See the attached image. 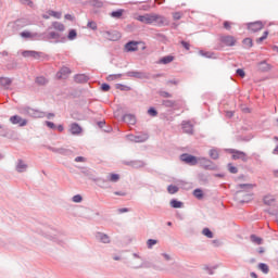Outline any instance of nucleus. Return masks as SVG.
Segmentation results:
<instances>
[{
  "mask_svg": "<svg viewBox=\"0 0 278 278\" xmlns=\"http://www.w3.org/2000/svg\"><path fill=\"white\" fill-rule=\"evenodd\" d=\"M46 38L47 40H50V42H62V40L60 39V33L50 31L48 33Z\"/></svg>",
  "mask_w": 278,
  "mask_h": 278,
  "instance_id": "14",
  "label": "nucleus"
},
{
  "mask_svg": "<svg viewBox=\"0 0 278 278\" xmlns=\"http://www.w3.org/2000/svg\"><path fill=\"white\" fill-rule=\"evenodd\" d=\"M90 78L86 74H78L74 76L76 84H87Z\"/></svg>",
  "mask_w": 278,
  "mask_h": 278,
  "instance_id": "16",
  "label": "nucleus"
},
{
  "mask_svg": "<svg viewBox=\"0 0 278 278\" xmlns=\"http://www.w3.org/2000/svg\"><path fill=\"white\" fill-rule=\"evenodd\" d=\"M96 239L99 242H102L103 244H110V236L103 233V232H97L96 233Z\"/></svg>",
  "mask_w": 278,
  "mask_h": 278,
  "instance_id": "15",
  "label": "nucleus"
},
{
  "mask_svg": "<svg viewBox=\"0 0 278 278\" xmlns=\"http://www.w3.org/2000/svg\"><path fill=\"white\" fill-rule=\"evenodd\" d=\"M101 90H102L103 92H109V90H110V85H108V84H102V85H101Z\"/></svg>",
  "mask_w": 278,
  "mask_h": 278,
  "instance_id": "58",
  "label": "nucleus"
},
{
  "mask_svg": "<svg viewBox=\"0 0 278 278\" xmlns=\"http://www.w3.org/2000/svg\"><path fill=\"white\" fill-rule=\"evenodd\" d=\"M248 29L250 31H261V29H264V24L262 22H253L248 25Z\"/></svg>",
  "mask_w": 278,
  "mask_h": 278,
  "instance_id": "13",
  "label": "nucleus"
},
{
  "mask_svg": "<svg viewBox=\"0 0 278 278\" xmlns=\"http://www.w3.org/2000/svg\"><path fill=\"white\" fill-rule=\"evenodd\" d=\"M198 164L202 166V168H205L206 170L214 169V166H212V161H210L207 157H198Z\"/></svg>",
  "mask_w": 278,
  "mask_h": 278,
  "instance_id": "8",
  "label": "nucleus"
},
{
  "mask_svg": "<svg viewBox=\"0 0 278 278\" xmlns=\"http://www.w3.org/2000/svg\"><path fill=\"white\" fill-rule=\"evenodd\" d=\"M12 85V79L8 77H0V86H3V88H8V86Z\"/></svg>",
  "mask_w": 278,
  "mask_h": 278,
  "instance_id": "23",
  "label": "nucleus"
},
{
  "mask_svg": "<svg viewBox=\"0 0 278 278\" xmlns=\"http://www.w3.org/2000/svg\"><path fill=\"white\" fill-rule=\"evenodd\" d=\"M74 203H81V201H84V198H81V195L76 194L72 198Z\"/></svg>",
  "mask_w": 278,
  "mask_h": 278,
  "instance_id": "50",
  "label": "nucleus"
},
{
  "mask_svg": "<svg viewBox=\"0 0 278 278\" xmlns=\"http://www.w3.org/2000/svg\"><path fill=\"white\" fill-rule=\"evenodd\" d=\"M132 166H134V168H140V167L144 166V163H142L140 161L132 162Z\"/></svg>",
  "mask_w": 278,
  "mask_h": 278,
  "instance_id": "57",
  "label": "nucleus"
},
{
  "mask_svg": "<svg viewBox=\"0 0 278 278\" xmlns=\"http://www.w3.org/2000/svg\"><path fill=\"white\" fill-rule=\"evenodd\" d=\"M123 121L127 123V125H136V117L132 114L124 115Z\"/></svg>",
  "mask_w": 278,
  "mask_h": 278,
  "instance_id": "20",
  "label": "nucleus"
},
{
  "mask_svg": "<svg viewBox=\"0 0 278 278\" xmlns=\"http://www.w3.org/2000/svg\"><path fill=\"white\" fill-rule=\"evenodd\" d=\"M224 29H227L229 31V29H231V22H224Z\"/></svg>",
  "mask_w": 278,
  "mask_h": 278,
  "instance_id": "60",
  "label": "nucleus"
},
{
  "mask_svg": "<svg viewBox=\"0 0 278 278\" xmlns=\"http://www.w3.org/2000/svg\"><path fill=\"white\" fill-rule=\"evenodd\" d=\"M22 38H34V35L27 30L21 33Z\"/></svg>",
  "mask_w": 278,
  "mask_h": 278,
  "instance_id": "48",
  "label": "nucleus"
},
{
  "mask_svg": "<svg viewBox=\"0 0 278 278\" xmlns=\"http://www.w3.org/2000/svg\"><path fill=\"white\" fill-rule=\"evenodd\" d=\"M92 5L94 8H102L103 7V2L101 0H91Z\"/></svg>",
  "mask_w": 278,
  "mask_h": 278,
  "instance_id": "51",
  "label": "nucleus"
},
{
  "mask_svg": "<svg viewBox=\"0 0 278 278\" xmlns=\"http://www.w3.org/2000/svg\"><path fill=\"white\" fill-rule=\"evenodd\" d=\"M208 155L212 160H218L219 157L218 150L211 149Z\"/></svg>",
  "mask_w": 278,
  "mask_h": 278,
  "instance_id": "33",
  "label": "nucleus"
},
{
  "mask_svg": "<svg viewBox=\"0 0 278 278\" xmlns=\"http://www.w3.org/2000/svg\"><path fill=\"white\" fill-rule=\"evenodd\" d=\"M237 75H239V77H244V70H242V68H238L237 70Z\"/></svg>",
  "mask_w": 278,
  "mask_h": 278,
  "instance_id": "62",
  "label": "nucleus"
},
{
  "mask_svg": "<svg viewBox=\"0 0 278 278\" xmlns=\"http://www.w3.org/2000/svg\"><path fill=\"white\" fill-rule=\"evenodd\" d=\"M228 170L229 173H231L232 175H236L238 173V167L233 166V164L229 163L228 164Z\"/></svg>",
  "mask_w": 278,
  "mask_h": 278,
  "instance_id": "46",
  "label": "nucleus"
},
{
  "mask_svg": "<svg viewBox=\"0 0 278 278\" xmlns=\"http://www.w3.org/2000/svg\"><path fill=\"white\" fill-rule=\"evenodd\" d=\"M181 127L185 134H192L194 131V127L190 122H182Z\"/></svg>",
  "mask_w": 278,
  "mask_h": 278,
  "instance_id": "18",
  "label": "nucleus"
},
{
  "mask_svg": "<svg viewBox=\"0 0 278 278\" xmlns=\"http://www.w3.org/2000/svg\"><path fill=\"white\" fill-rule=\"evenodd\" d=\"M116 89L122 90L124 92H129V90H131V87L123 85V84H117Z\"/></svg>",
  "mask_w": 278,
  "mask_h": 278,
  "instance_id": "35",
  "label": "nucleus"
},
{
  "mask_svg": "<svg viewBox=\"0 0 278 278\" xmlns=\"http://www.w3.org/2000/svg\"><path fill=\"white\" fill-rule=\"evenodd\" d=\"M250 240H251V242H253V244H257V245L263 244V242H264V239H262L255 235H251Z\"/></svg>",
  "mask_w": 278,
  "mask_h": 278,
  "instance_id": "25",
  "label": "nucleus"
},
{
  "mask_svg": "<svg viewBox=\"0 0 278 278\" xmlns=\"http://www.w3.org/2000/svg\"><path fill=\"white\" fill-rule=\"evenodd\" d=\"M170 206L174 207L175 210L179 208V207H184V203L180 201H177L175 199L170 200L169 202Z\"/></svg>",
  "mask_w": 278,
  "mask_h": 278,
  "instance_id": "27",
  "label": "nucleus"
},
{
  "mask_svg": "<svg viewBox=\"0 0 278 278\" xmlns=\"http://www.w3.org/2000/svg\"><path fill=\"white\" fill-rule=\"evenodd\" d=\"M49 16H53L54 18H62V12L50 10L48 11Z\"/></svg>",
  "mask_w": 278,
  "mask_h": 278,
  "instance_id": "37",
  "label": "nucleus"
},
{
  "mask_svg": "<svg viewBox=\"0 0 278 278\" xmlns=\"http://www.w3.org/2000/svg\"><path fill=\"white\" fill-rule=\"evenodd\" d=\"M263 201L265 205H275V198L273 195H266Z\"/></svg>",
  "mask_w": 278,
  "mask_h": 278,
  "instance_id": "28",
  "label": "nucleus"
},
{
  "mask_svg": "<svg viewBox=\"0 0 278 278\" xmlns=\"http://www.w3.org/2000/svg\"><path fill=\"white\" fill-rule=\"evenodd\" d=\"M242 43L245 47V49H251V47H253V39L245 38L243 39Z\"/></svg>",
  "mask_w": 278,
  "mask_h": 278,
  "instance_id": "34",
  "label": "nucleus"
},
{
  "mask_svg": "<svg viewBox=\"0 0 278 278\" xmlns=\"http://www.w3.org/2000/svg\"><path fill=\"white\" fill-rule=\"evenodd\" d=\"M72 71L70 67L63 66L58 73H56V79H66L71 75Z\"/></svg>",
  "mask_w": 278,
  "mask_h": 278,
  "instance_id": "11",
  "label": "nucleus"
},
{
  "mask_svg": "<svg viewBox=\"0 0 278 278\" xmlns=\"http://www.w3.org/2000/svg\"><path fill=\"white\" fill-rule=\"evenodd\" d=\"M135 18L140 23H144V25H156L157 27H162V25H168V21L166 20V17L155 13L138 15Z\"/></svg>",
  "mask_w": 278,
  "mask_h": 278,
  "instance_id": "1",
  "label": "nucleus"
},
{
  "mask_svg": "<svg viewBox=\"0 0 278 278\" xmlns=\"http://www.w3.org/2000/svg\"><path fill=\"white\" fill-rule=\"evenodd\" d=\"M173 60H175V58L167 55V56H163L160 61L159 64H170V62H173Z\"/></svg>",
  "mask_w": 278,
  "mask_h": 278,
  "instance_id": "26",
  "label": "nucleus"
},
{
  "mask_svg": "<svg viewBox=\"0 0 278 278\" xmlns=\"http://www.w3.org/2000/svg\"><path fill=\"white\" fill-rule=\"evenodd\" d=\"M77 38V30L71 29L67 35V39L75 40Z\"/></svg>",
  "mask_w": 278,
  "mask_h": 278,
  "instance_id": "39",
  "label": "nucleus"
},
{
  "mask_svg": "<svg viewBox=\"0 0 278 278\" xmlns=\"http://www.w3.org/2000/svg\"><path fill=\"white\" fill-rule=\"evenodd\" d=\"M53 153H59L60 155H71V150L66 148H53Z\"/></svg>",
  "mask_w": 278,
  "mask_h": 278,
  "instance_id": "21",
  "label": "nucleus"
},
{
  "mask_svg": "<svg viewBox=\"0 0 278 278\" xmlns=\"http://www.w3.org/2000/svg\"><path fill=\"white\" fill-rule=\"evenodd\" d=\"M167 192L169 194H177V192H179V187L175 186V185H169L167 187Z\"/></svg>",
  "mask_w": 278,
  "mask_h": 278,
  "instance_id": "29",
  "label": "nucleus"
},
{
  "mask_svg": "<svg viewBox=\"0 0 278 278\" xmlns=\"http://www.w3.org/2000/svg\"><path fill=\"white\" fill-rule=\"evenodd\" d=\"M219 42L224 45V47H236V37L231 35H222L219 36Z\"/></svg>",
  "mask_w": 278,
  "mask_h": 278,
  "instance_id": "4",
  "label": "nucleus"
},
{
  "mask_svg": "<svg viewBox=\"0 0 278 278\" xmlns=\"http://www.w3.org/2000/svg\"><path fill=\"white\" fill-rule=\"evenodd\" d=\"M203 236H205L206 238H214V232H212V230H210V228H204L202 230Z\"/></svg>",
  "mask_w": 278,
  "mask_h": 278,
  "instance_id": "41",
  "label": "nucleus"
},
{
  "mask_svg": "<svg viewBox=\"0 0 278 278\" xmlns=\"http://www.w3.org/2000/svg\"><path fill=\"white\" fill-rule=\"evenodd\" d=\"M148 114H149V116L155 117V116H157V111L154 108H150L148 110Z\"/></svg>",
  "mask_w": 278,
  "mask_h": 278,
  "instance_id": "52",
  "label": "nucleus"
},
{
  "mask_svg": "<svg viewBox=\"0 0 278 278\" xmlns=\"http://www.w3.org/2000/svg\"><path fill=\"white\" fill-rule=\"evenodd\" d=\"M155 244H157V240H155V239H149L147 241L148 249H153V247H155Z\"/></svg>",
  "mask_w": 278,
  "mask_h": 278,
  "instance_id": "44",
  "label": "nucleus"
},
{
  "mask_svg": "<svg viewBox=\"0 0 278 278\" xmlns=\"http://www.w3.org/2000/svg\"><path fill=\"white\" fill-rule=\"evenodd\" d=\"M87 27L89 29H92L93 31H97V22L94 21H89L88 24H87Z\"/></svg>",
  "mask_w": 278,
  "mask_h": 278,
  "instance_id": "45",
  "label": "nucleus"
},
{
  "mask_svg": "<svg viewBox=\"0 0 278 278\" xmlns=\"http://www.w3.org/2000/svg\"><path fill=\"white\" fill-rule=\"evenodd\" d=\"M267 38H268V30H265L263 33V36L256 39L257 45H262V42H264V40H266Z\"/></svg>",
  "mask_w": 278,
  "mask_h": 278,
  "instance_id": "38",
  "label": "nucleus"
},
{
  "mask_svg": "<svg viewBox=\"0 0 278 278\" xmlns=\"http://www.w3.org/2000/svg\"><path fill=\"white\" fill-rule=\"evenodd\" d=\"M126 75L127 77H135V79H149V74L144 72L131 71V72H127Z\"/></svg>",
  "mask_w": 278,
  "mask_h": 278,
  "instance_id": "10",
  "label": "nucleus"
},
{
  "mask_svg": "<svg viewBox=\"0 0 278 278\" xmlns=\"http://www.w3.org/2000/svg\"><path fill=\"white\" fill-rule=\"evenodd\" d=\"M36 84H38V86H47V84H49V79L45 76H38L36 78Z\"/></svg>",
  "mask_w": 278,
  "mask_h": 278,
  "instance_id": "24",
  "label": "nucleus"
},
{
  "mask_svg": "<svg viewBox=\"0 0 278 278\" xmlns=\"http://www.w3.org/2000/svg\"><path fill=\"white\" fill-rule=\"evenodd\" d=\"M65 20L66 21H75V17H73V15H71V14H65Z\"/></svg>",
  "mask_w": 278,
  "mask_h": 278,
  "instance_id": "63",
  "label": "nucleus"
},
{
  "mask_svg": "<svg viewBox=\"0 0 278 278\" xmlns=\"http://www.w3.org/2000/svg\"><path fill=\"white\" fill-rule=\"evenodd\" d=\"M47 127H49V129H56V126L53 122H46Z\"/></svg>",
  "mask_w": 278,
  "mask_h": 278,
  "instance_id": "59",
  "label": "nucleus"
},
{
  "mask_svg": "<svg viewBox=\"0 0 278 278\" xmlns=\"http://www.w3.org/2000/svg\"><path fill=\"white\" fill-rule=\"evenodd\" d=\"M230 153L232 154V160H241V162H248L249 157L247 153L240 150L231 149Z\"/></svg>",
  "mask_w": 278,
  "mask_h": 278,
  "instance_id": "7",
  "label": "nucleus"
},
{
  "mask_svg": "<svg viewBox=\"0 0 278 278\" xmlns=\"http://www.w3.org/2000/svg\"><path fill=\"white\" fill-rule=\"evenodd\" d=\"M123 12H125V10H123V9H119L117 11H113L111 13V16H112V18H121L123 16Z\"/></svg>",
  "mask_w": 278,
  "mask_h": 278,
  "instance_id": "30",
  "label": "nucleus"
},
{
  "mask_svg": "<svg viewBox=\"0 0 278 278\" xmlns=\"http://www.w3.org/2000/svg\"><path fill=\"white\" fill-rule=\"evenodd\" d=\"M118 179H121V176L118 174H110L108 176V180L112 181L113 184H116V181H118Z\"/></svg>",
  "mask_w": 278,
  "mask_h": 278,
  "instance_id": "31",
  "label": "nucleus"
},
{
  "mask_svg": "<svg viewBox=\"0 0 278 278\" xmlns=\"http://www.w3.org/2000/svg\"><path fill=\"white\" fill-rule=\"evenodd\" d=\"M10 123L12 125H20V127H25L27 125V119H24L18 115H13L10 117Z\"/></svg>",
  "mask_w": 278,
  "mask_h": 278,
  "instance_id": "9",
  "label": "nucleus"
},
{
  "mask_svg": "<svg viewBox=\"0 0 278 278\" xmlns=\"http://www.w3.org/2000/svg\"><path fill=\"white\" fill-rule=\"evenodd\" d=\"M125 51H138V41H129L125 45Z\"/></svg>",
  "mask_w": 278,
  "mask_h": 278,
  "instance_id": "19",
  "label": "nucleus"
},
{
  "mask_svg": "<svg viewBox=\"0 0 278 278\" xmlns=\"http://www.w3.org/2000/svg\"><path fill=\"white\" fill-rule=\"evenodd\" d=\"M75 162H86V159L84 156H77Z\"/></svg>",
  "mask_w": 278,
  "mask_h": 278,
  "instance_id": "64",
  "label": "nucleus"
},
{
  "mask_svg": "<svg viewBox=\"0 0 278 278\" xmlns=\"http://www.w3.org/2000/svg\"><path fill=\"white\" fill-rule=\"evenodd\" d=\"M160 96L164 97V99H170L173 97L168 91H160Z\"/></svg>",
  "mask_w": 278,
  "mask_h": 278,
  "instance_id": "53",
  "label": "nucleus"
},
{
  "mask_svg": "<svg viewBox=\"0 0 278 278\" xmlns=\"http://www.w3.org/2000/svg\"><path fill=\"white\" fill-rule=\"evenodd\" d=\"M83 131L84 129L81 128V126H79V124L72 123L70 125V134H72V136H79Z\"/></svg>",
  "mask_w": 278,
  "mask_h": 278,
  "instance_id": "12",
  "label": "nucleus"
},
{
  "mask_svg": "<svg viewBox=\"0 0 278 278\" xmlns=\"http://www.w3.org/2000/svg\"><path fill=\"white\" fill-rule=\"evenodd\" d=\"M123 77V74H112L108 76V81H115V79H121Z\"/></svg>",
  "mask_w": 278,
  "mask_h": 278,
  "instance_id": "42",
  "label": "nucleus"
},
{
  "mask_svg": "<svg viewBox=\"0 0 278 278\" xmlns=\"http://www.w3.org/2000/svg\"><path fill=\"white\" fill-rule=\"evenodd\" d=\"M193 197H195V199H199V200L203 199V190L201 189L193 190Z\"/></svg>",
  "mask_w": 278,
  "mask_h": 278,
  "instance_id": "40",
  "label": "nucleus"
},
{
  "mask_svg": "<svg viewBox=\"0 0 278 278\" xmlns=\"http://www.w3.org/2000/svg\"><path fill=\"white\" fill-rule=\"evenodd\" d=\"M163 104L166 106V108H173V105H175V102L170 101V100H165L163 102Z\"/></svg>",
  "mask_w": 278,
  "mask_h": 278,
  "instance_id": "56",
  "label": "nucleus"
},
{
  "mask_svg": "<svg viewBox=\"0 0 278 278\" xmlns=\"http://www.w3.org/2000/svg\"><path fill=\"white\" fill-rule=\"evenodd\" d=\"M23 58H33V60H40L45 58V53L34 51V50H25L22 52Z\"/></svg>",
  "mask_w": 278,
  "mask_h": 278,
  "instance_id": "6",
  "label": "nucleus"
},
{
  "mask_svg": "<svg viewBox=\"0 0 278 278\" xmlns=\"http://www.w3.org/2000/svg\"><path fill=\"white\" fill-rule=\"evenodd\" d=\"M200 55H202L203 58H212L214 55V53L212 52H205L203 50L199 51Z\"/></svg>",
  "mask_w": 278,
  "mask_h": 278,
  "instance_id": "49",
  "label": "nucleus"
},
{
  "mask_svg": "<svg viewBox=\"0 0 278 278\" xmlns=\"http://www.w3.org/2000/svg\"><path fill=\"white\" fill-rule=\"evenodd\" d=\"M239 188H241L242 190H253V188H255V185L241 184V185H239Z\"/></svg>",
  "mask_w": 278,
  "mask_h": 278,
  "instance_id": "43",
  "label": "nucleus"
},
{
  "mask_svg": "<svg viewBox=\"0 0 278 278\" xmlns=\"http://www.w3.org/2000/svg\"><path fill=\"white\" fill-rule=\"evenodd\" d=\"M180 160L185 162V164H189V166H197V164H199V157L188 153L181 154Z\"/></svg>",
  "mask_w": 278,
  "mask_h": 278,
  "instance_id": "5",
  "label": "nucleus"
},
{
  "mask_svg": "<svg viewBox=\"0 0 278 278\" xmlns=\"http://www.w3.org/2000/svg\"><path fill=\"white\" fill-rule=\"evenodd\" d=\"M258 71H263V72L270 71V65L266 62H261L258 64Z\"/></svg>",
  "mask_w": 278,
  "mask_h": 278,
  "instance_id": "32",
  "label": "nucleus"
},
{
  "mask_svg": "<svg viewBox=\"0 0 278 278\" xmlns=\"http://www.w3.org/2000/svg\"><path fill=\"white\" fill-rule=\"evenodd\" d=\"M23 5H28L29 8H34V2L31 0H22Z\"/></svg>",
  "mask_w": 278,
  "mask_h": 278,
  "instance_id": "54",
  "label": "nucleus"
},
{
  "mask_svg": "<svg viewBox=\"0 0 278 278\" xmlns=\"http://www.w3.org/2000/svg\"><path fill=\"white\" fill-rule=\"evenodd\" d=\"M258 270H262V273H264V275H268V266L266 265V263H261L258 264Z\"/></svg>",
  "mask_w": 278,
  "mask_h": 278,
  "instance_id": "36",
  "label": "nucleus"
},
{
  "mask_svg": "<svg viewBox=\"0 0 278 278\" xmlns=\"http://www.w3.org/2000/svg\"><path fill=\"white\" fill-rule=\"evenodd\" d=\"M182 14L181 12H175L173 13L174 21H179L181 18Z\"/></svg>",
  "mask_w": 278,
  "mask_h": 278,
  "instance_id": "55",
  "label": "nucleus"
},
{
  "mask_svg": "<svg viewBox=\"0 0 278 278\" xmlns=\"http://www.w3.org/2000/svg\"><path fill=\"white\" fill-rule=\"evenodd\" d=\"M21 114H24V116H30V118H45L47 116V113L29 106L21 109Z\"/></svg>",
  "mask_w": 278,
  "mask_h": 278,
  "instance_id": "2",
  "label": "nucleus"
},
{
  "mask_svg": "<svg viewBox=\"0 0 278 278\" xmlns=\"http://www.w3.org/2000/svg\"><path fill=\"white\" fill-rule=\"evenodd\" d=\"M48 238H50V240H53L54 242H58V231L52 230V233L48 235Z\"/></svg>",
  "mask_w": 278,
  "mask_h": 278,
  "instance_id": "47",
  "label": "nucleus"
},
{
  "mask_svg": "<svg viewBox=\"0 0 278 278\" xmlns=\"http://www.w3.org/2000/svg\"><path fill=\"white\" fill-rule=\"evenodd\" d=\"M15 170L17 173H25V170H27V164L25 163L24 160H17Z\"/></svg>",
  "mask_w": 278,
  "mask_h": 278,
  "instance_id": "17",
  "label": "nucleus"
},
{
  "mask_svg": "<svg viewBox=\"0 0 278 278\" xmlns=\"http://www.w3.org/2000/svg\"><path fill=\"white\" fill-rule=\"evenodd\" d=\"M52 27L53 29H55L56 31H64L66 29V27L64 26V24L60 23V22H53L52 23Z\"/></svg>",
  "mask_w": 278,
  "mask_h": 278,
  "instance_id": "22",
  "label": "nucleus"
},
{
  "mask_svg": "<svg viewBox=\"0 0 278 278\" xmlns=\"http://www.w3.org/2000/svg\"><path fill=\"white\" fill-rule=\"evenodd\" d=\"M181 45L187 51H190V43H188L187 41H181Z\"/></svg>",
  "mask_w": 278,
  "mask_h": 278,
  "instance_id": "61",
  "label": "nucleus"
},
{
  "mask_svg": "<svg viewBox=\"0 0 278 278\" xmlns=\"http://www.w3.org/2000/svg\"><path fill=\"white\" fill-rule=\"evenodd\" d=\"M126 140L129 142H147L149 140V134L139 132L138 135H127Z\"/></svg>",
  "mask_w": 278,
  "mask_h": 278,
  "instance_id": "3",
  "label": "nucleus"
}]
</instances>
